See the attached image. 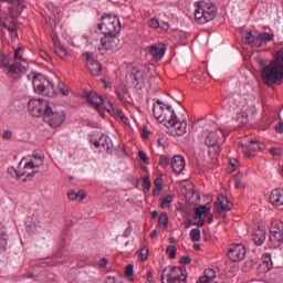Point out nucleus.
<instances>
[{
    "instance_id": "53",
    "label": "nucleus",
    "mask_w": 283,
    "mask_h": 283,
    "mask_svg": "<svg viewBox=\"0 0 283 283\" xmlns=\"http://www.w3.org/2000/svg\"><path fill=\"white\" fill-rule=\"evenodd\" d=\"M180 264H191V259L189 258V256H182L181 259H180Z\"/></svg>"
},
{
    "instance_id": "39",
    "label": "nucleus",
    "mask_w": 283,
    "mask_h": 283,
    "mask_svg": "<svg viewBox=\"0 0 283 283\" xmlns=\"http://www.w3.org/2000/svg\"><path fill=\"white\" fill-rule=\"evenodd\" d=\"M190 238L192 242H200V230L195 228L190 231Z\"/></svg>"
},
{
    "instance_id": "44",
    "label": "nucleus",
    "mask_w": 283,
    "mask_h": 283,
    "mask_svg": "<svg viewBox=\"0 0 283 283\" xmlns=\"http://www.w3.org/2000/svg\"><path fill=\"white\" fill-rule=\"evenodd\" d=\"M20 52H23V46H20L14 51L15 61H25L23 60V56L20 54Z\"/></svg>"
},
{
    "instance_id": "6",
    "label": "nucleus",
    "mask_w": 283,
    "mask_h": 283,
    "mask_svg": "<svg viewBox=\"0 0 283 283\" xmlns=\"http://www.w3.org/2000/svg\"><path fill=\"white\" fill-rule=\"evenodd\" d=\"M166 127H168L171 136H185L187 134V122L179 120L176 111H171V116L166 122Z\"/></svg>"
},
{
    "instance_id": "57",
    "label": "nucleus",
    "mask_w": 283,
    "mask_h": 283,
    "mask_svg": "<svg viewBox=\"0 0 283 283\" xmlns=\"http://www.w3.org/2000/svg\"><path fill=\"white\" fill-rule=\"evenodd\" d=\"M109 262V260L107 259H101L99 260V266H102V269H105V266H107V263Z\"/></svg>"
},
{
    "instance_id": "2",
    "label": "nucleus",
    "mask_w": 283,
    "mask_h": 283,
    "mask_svg": "<svg viewBox=\"0 0 283 283\" xmlns=\"http://www.w3.org/2000/svg\"><path fill=\"white\" fill-rule=\"evenodd\" d=\"M25 8H28L25 0H13L11 6L8 7L9 18H7L6 21H0L1 28H4V30L9 32L11 39H17L18 36L21 24H19V20L17 19L21 17Z\"/></svg>"
},
{
    "instance_id": "61",
    "label": "nucleus",
    "mask_w": 283,
    "mask_h": 283,
    "mask_svg": "<svg viewBox=\"0 0 283 283\" xmlns=\"http://www.w3.org/2000/svg\"><path fill=\"white\" fill-rule=\"evenodd\" d=\"M36 174H39V171H33V172L28 174L27 179H24V180H31L33 177L36 176Z\"/></svg>"
},
{
    "instance_id": "64",
    "label": "nucleus",
    "mask_w": 283,
    "mask_h": 283,
    "mask_svg": "<svg viewBox=\"0 0 283 283\" xmlns=\"http://www.w3.org/2000/svg\"><path fill=\"white\" fill-rule=\"evenodd\" d=\"M129 233H132V228H127V229L124 231V238H128Z\"/></svg>"
},
{
    "instance_id": "38",
    "label": "nucleus",
    "mask_w": 283,
    "mask_h": 283,
    "mask_svg": "<svg viewBox=\"0 0 283 283\" xmlns=\"http://www.w3.org/2000/svg\"><path fill=\"white\" fill-rule=\"evenodd\" d=\"M244 175H242L241 172H238L234 177V189H240L242 187V178Z\"/></svg>"
},
{
    "instance_id": "47",
    "label": "nucleus",
    "mask_w": 283,
    "mask_h": 283,
    "mask_svg": "<svg viewBox=\"0 0 283 283\" xmlns=\"http://www.w3.org/2000/svg\"><path fill=\"white\" fill-rule=\"evenodd\" d=\"M159 165H160V167H169V158H167L165 156H160Z\"/></svg>"
},
{
    "instance_id": "32",
    "label": "nucleus",
    "mask_w": 283,
    "mask_h": 283,
    "mask_svg": "<svg viewBox=\"0 0 283 283\" xmlns=\"http://www.w3.org/2000/svg\"><path fill=\"white\" fill-rule=\"evenodd\" d=\"M211 212V208H207L206 206H199L195 209V220H198V218H202V216H207Z\"/></svg>"
},
{
    "instance_id": "7",
    "label": "nucleus",
    "mask_w": 283,
    "mask_h": 283,
    "mask_svg": "<svg viewBox=\"0 0 283 283\" xmlns=\"http://www.w3.org/2000/svg\"><path fill=\"white\" fill-rule=\"evenodd\" d=\"M101 46H98V52L105 54V52H111L112 50H117L120 45V39L118 34H103L99 39Z\"/></svg>"
},
{
    "instance_id": "43",
    "label": "nucleus",
    "mask_w": 283,
    "mask_h": 283,
    "mask_svg": "<svg viewBox=\"0 0 283 283\" xmlns=\"http://www.w3.org/2000/svg\"><path fill=\"white\" fill-rule=\"evenodd\" d=\"M148 25L149 28H154L155 30L160 28V22L158 21V19L153 18L148 21Z\"/></svg>"
},
{
    "instance_id": "45",
    "label": "nucleus",
    "mask_w": 283,
    "mask_h": 283,
    "mask_svg": "<svg viewBox=\"0 0 283 283\" xmlns=\"http://www.w3.org/2000/svg\"><path fill=\"white\" fill-rule=\"evenodd\" d=\"M143 187L147 191H149V189H151V180H149V177H144Z\"/></svg>"
},
{
    "instance_id": "54",
    "label": "nucleus",
    "mask_w": 283,
    "mask_h": 283,
    "mask_svg": "<svg viewBox=\"0 0 283 283\" xmlns=\"http://www.w3.org/2000/svg\"><path fill=\"white\" fill-rule=\"evenodd\" d=\"M49 23L51 25H56V15L55 14L49 15Z\"/></svg>"
},
{
    "instance_id": "37",
    "label": "nucleus",
    "mask_w": 283,
    "mask_h": 283,
    "mask_svg": "<svg viewBox=\"0 0 283 283\" xmlns=\"http://www.w3.org/2000/svg\"><path fill=\"white\" fill-rule=\"evenodd\" d=\"M178 252V248L176 245H168L166 248V253L169 255L170 260H176V253Z\"/></svg>"
},
{
    "instance_id": "52",
    "label": "nucleus",
    "mask_w": 283,
    "mask_h": 283,
    "mask_svg": "<svg viewBox=\"0 0 283 283\" xmlns=\"http://www.w3.org/2000/svg\"><path fill=\"white\" fill-rule=\"evenodd\" d=\"M272 156H282V149L280 148H272L270 149Z\"/></svg>"
},
{
    "instance_id": "59",
    "label": "nucleus",
    "mask_w": 283,
    "mask_h": 283,
    "mask_svg": "<svg viewBox=\"0 0 283 283\" xmlns=\"http://www.w3.org/2000/svg\"><path fill=\"white\" fill-rule=\"evenodd\" d=\"M67 198H69L70 200H76V192L70 191V192L67 193Z\"/></svg>"
},
{
    "instance_id": "22",
    "label": "nucleus",
    "mask_w": 283,
    "mask_h": 283,
    "mask_svg": "<svg viewBox=\"0 0 283 283\" xmlns=\"http://www.w3.org/2000/svg\"><path fill=\"white\" fill-rule=\"evenodd\" d=\"M168 112L169 114H171V112H174L171 109V106H167L166 109L164 106H156L154 105L153 107V113H154V116L157 120H161L164 123V120H166L167 123V113Z\"/></svg>"
},
{
    "instance_id": "21",
    "label": "nucleus",
    "mask_w": 283,
    "mask_h": 283,
    "mask_svg": "<svg viewBox=\"0 0 283 283\" xmlns=\"http://www.w3.org/2000/svg\"><path fill=\"white\" fill-rule=\"evenodd\" d=\"M252 240L256 247H262L266 240V229L264 227H258L252 233Z\"/></svg>"
},
{
    "instance_id": "1",
    "label": "nucleus",
    "mask_w": 283,
    "mask_h": 283,
    "mask_svg": "<svg viewBox=\"0 0 283 283\" xmlns=\"http://www.w3.org/2000/svg\"><path fill=\"white\" fill-rule=\"evenodd\" d=\"M261 76L264 85L270 87L281 85L283 81V50H280L275 59L265 65L261 71Z\"/></svg>"
},
{
    "instance_id": "23",
    "label": "nucleus",
    "mask_w": 283,
    "mask_h": 283,
    "mask_svg": "<svg viewBox=\"0 0 283 283\" xmlns=\"http://www.w3.org/2000/svg\"><path fill=\"white\" fill-rule=\"evenodd\" d=\"M256 113L258 111L255 109V106H250L249 109L238 114L237 120L240 125H247V123H249V117L251 116V118H253Z\"/></svg>"
},
{
    "instance_id": "15",
    "label": "nucleus",
    "mask_w": 283,
    "mask_h": 283,
    "mask_svg": "<svg viewBox=\"0 0 283 283\" xmlns=\"http://www.w3.org/2000/svg\"><path fill=\"white\" fill-rule=\"evenodd\" d=\"M165 52H167V46L163 43H156L148 46V54H150L154 61H163Z\"/></svg>"
},
{
    "instance_id": "60",
    "label": "nucleus",
    "mask_w": 283,
    "mask_h": 283,
    "mask_svg": "<svg viewBox=\"0 0 283 283\" xmlns=\"http://www.w3.org/2000/svg\"><path fill=\"white\" fill-rule=\"evenodd\" d=\"M155 187H163V178L155 179Z\"/></svg>"
},
{
    "instance_id": "3",
    "label": "nucleus",
    "mask_w": 283,
    "mask_h": 283,
    "mask_svg": "<svg viewBox=\"0 0 283 283\" xmlns=\"http://www.w3.org/2000/svg\"><path fill=\"white\" fill-rule=\"evenodd\" d=\"M195 21L200 25H205V23L216 19V6L211 0H200L195 3Z\"/></svg>"
},
{
    "instance_id": "58",
    "label": "nucleus",
    "mask_w": 283,
    "mask_h": 283,
    "mask_svg": "<svg viewBox=\"0 0 283 283\" xmlns=\"http://www.w3.org/2000/svg\"><path fill=\"white\" fill-rule=\"evenodd\" d=\"M275 129H276L277 134H283V123H279L275 126Z\"/></svg>"
},
{
    "instance_id": "30",
    "label": "nucleus",
    "mask_w": 283,
    "mask_h": 283,
    "mask_svg": "<svg viewBox=\"0 0 283 283\" xmlns=\"http://www.w3.org/2000/svg\"><path fill=\"white\" fill-rule=\"evenodd\" d=\"M7 174L11 176V178H17L19 180V178H23V176H25L28 172L25 169L17 170L14 167H9L7 169Z\"/></svg>"
},
{
    "instance_id": "56",
    "label": "nucleus",
    "mask_w": 283,
    "mask_h": 283,
    "mask_svg": "<svg viewBox=\"0 0 283 283\" xmlns=\"http://www.w3.org/2000/svg\"><path fill=\"white\" fill-rule=\"evenodd\" d=\"M160 191H163V187L155 186L153 193L154 196H160Z\"/></svg>"
},
{
    "instance_id": "25",
    "label": "nucleus",
    "mask_w": 283,
    "mask_h": 283,
    "mask_svg": "<svg viewBox=\"0 0 283 283\" xmlns=\"http://www.w3.org/2000/svg\"><path fill=\"white\" fill-rule=\"evenodd\" d=\"M273 269V260H271V254H264L263 261L258 265V271L260 273H269Z\"/></svg>"
},
{
    "instance_id": "17",
    "label": "nucleus",
    "mask_w": 283,
    "mask_h": 283,
    "mask_svg": "<svg viewBox=\"0 0 283 283\" xmlns=\"http://www.w3.org/2000/svg\"><path fill=\"white\" fill-rule=\"evenodd\" d=\"M222 137H224V133L222 132V129L213 130L208 133V135L206 136L205 143L207 147H217L218 142Z\"/></svg>"
},
{
    "instance_id": "42",
    "label": "nucleus",
    "mask_w": 283,
    "mask_h": 283,
    "mask_svg": "<svg viewBox=\"0 0 283 283\" xmlns=\"http://www.w3.org/2000/svg\"><path fill=\"white\" fill-rule=\"evenodd\" d=\"M138 157L140 160H143V163H145V165H149V157H147V153H145V150H139Z\"/></svg>"
},
{
    "instance_id": "11",
    "label": "nucleus",
    "mask_w": 283,
    "mask_h": 283,
    "mask_svg": "<svg viewBox=\"0 0 283 283\" xmlns=\"http://www.w3.org/2000/svg\"><path fill=\"white\" fill-rule=\"evenodd\" d=\"M228 258L231 262H242L247 258V248L240 243L231 245L228 250Z\"/></svg>"
},
{
    "instance_id": "10",
    "label": "nucleus",
    "mask_w": 283,
    "mask_h": 283,
    "mask_svg": "<svg viewBox=\"0 0 283 283\" xmlns=\"http://www.w3.org/2000/svg\"><path fill=\"white\" fill-rule=\"evenodd\" d=\"M270 241L273 247H280L283 242V222L274 221L270 227Z\"/></svg>"
},
{
    "instance_id": "51",
    "label": "nucleus",
    "mask_w": 283,
    "mask_h": 283,
    "mask_svg": "<svg viewBox=\"0 0 283 283\" xmlns=\"http://www.w3.org/2000/svg\"><path fill=\"white\" fill-rule=\"evenodd\" d=\"M3 140H10L12 138V132L10 130H4L2 135Z\"/></svg>"
},
{
    "instance_id": "49",
    "label": "nucleus",
    "mask_w": 283,
    "mask_h": 283,
    "mask_svg": "<svg viewBox=\"0 0 283 283\" xmlns=\"http://www.w3.org/2000/svg\"><path fill=\"white\" fill-rule=\"evenodd\" d=\"M85 198H87V195L84 191L76 192V199L75 200H77V202H81V201L85 200Z\"/></svg>"
},
{
    "instance_id": "28",
    "label": "nucleus",
    "mask_w": 283,
    "mask_h": 283,
    "mask_svg": "<svg viewBox=\"0 0 283 283\" xmlns=\"http://www.w3.org/2000/svg\"><path fill=\"white\" fill-rule=\"evenodd\" d=\"M105 109H106V112H108V114H112L113 116H116L117 118L125 116V114L123 113V109L116 108L114 106V104H112L109 102H108V105H105Z\"/></svg>"
},
{
    "instance_id": "13",
    "label": "nucleus",
    "mask_w": 283,
    "mask_h": 283,
    "mask_svg": "<svg viewBox=\"0 0 283 283\" xmlns=\"http://www.w3.org/2000/svg\"><path fill=\"white\" fill-rule=\"evenodd\" d=\"M84 59L87 60L86 67L92 76H101L103 67L101 63L94 60V54L91 52L83 53Z\"/></svg>"
},
{
    "instance_id": "26",
    "label": "nucleus",
    "mask_w": 283,
    "mask_h": 283,
    "mask_svg": "<svg viewBox=\"0 0 283 283\" xmlns=\"http://www.w3.org/2000/svg\"><path fill=\"white\" fill-rule=\"evenodd\" d=\"M9 74H11L12 78H18L19 74H25V66L21 63L15 62L8 67Z\"/></svg>"
},
{
    "instance_id": "4",
    "label": "nucleus",
    "mask_w": 283,
    "mask_h": 283,
    "mask_svg": "<svg viewBox=\"0 0 283 283\" xmlns=\"http://www.w3.org/2000/svg\"><path fill=\"white\" fill-rule=\"evenodd\" d=\"M120 20L112 14L103 15L102 23L97 24V30L102 34H120Z\"/></svg>"
},
{
    "instance_id": "18",
    "label": "nucleus",
    "mask_w": 283,
    "mask_h": 283,
    "mask_svg": "<svg viewBox=\"0 0 283 283\" xmlns=\"http://www.w3.org/2000/svg\"><path fill=\"white\" fill-rule=\"evenodd\" d=\"M233 203L224 196L218 198V202H214V209L219 216H222L224 211H231Z\"/></svg>"
},
{
    "instance_id": "12",
    "label": "nucleus",
    "mask_w": 283,
    "mask_h": 283,
    "mask_svg": "<svg viewBox=\"0 0 283 283\" xmlns=\"http://www.w3.org/2000/svg\"><path fill=\"white\" fill-rule=\"evenodd\" d=\"M127 81H132L133 87H138L145 81V73L137 66H129L126 74Z\"/></svg>"
},
{
    "instance_id": "36",
    "label": "nucleus",
    "mask_w": 283,
    "mask_h": 283,
    "mask_svg": "<svg viewBox=\"0 0 283 283\" xmlns=\"http://www.w3.org/2000/svg\"><path fill=\"white\" fill-rule=\"evenodd\" d=\"M10 65V57L3 51H0V67H8Z\"/></svg>"
},
{
    "instance_id": "34",
    "label": "nucleus",
    "mask_w": 283,
    "mask_h": 283,
    "mask_svg": "<svg viewBox=\"0 0 283 283\" xmlns=\"http://www.w3.org/2000/svg\"><path fill=\"white\" fill-rule=\"evenodd\" d=\"M158 224L160 229H167L169 224V217L167 216L166 212L160 213Z\"/></svg>"
},
{
    "instance_id": "14",
    "label": "nucleus",
    "mask_w": 283,
    "mask_h": 283,
    "mask_svg": "<svg viewBox=\"0 0 283 283\" xmlns=\"http://www.w3.org/2000/svg\"><path fill=\"white\" fill-rule=\"evenodd\" d=\"M49 85H45V82L39 80V77H33V87L35 94H42L44 96L51 94H55L56 91H54V84H51L50 82H46Z\"/></svg>"
},
{
    "instance_id": "46",
    "label": "nucleus",
    "mask_w": 283,
    "mask_h": 283,
    "mask_svg": "<svg viewBox=\"0 0 283 283\" xmlns=\"http://www.w3.org/2000/svg\"><path fill=\"white\" fill-rule=\"evenodd\" d=\"M55 52H62L63 54H60V59H65V56H67V49L64 48L63 45L59 44L57 50H55Z\"/></svg>"
},
{
    "instance_id": "20",
    "label": "nucleus",
    "mask_w": 283,
    "mask_h": 283,
    "mask_svg": "<svg viewBox=\"0 0 283 283\" xmlns=\"http://www.w3.org/2000/svg\"><path fill=\"white\" fill-rule=\"evenodd\" d=\"M185 157L176 155L171 159V169L175 174L180 175L185 171Z\"/></svg>"
},
{
    "instance_id": "33",
    "label": "nucleus",
    "mask_w": 283,
    "mask_h": 283,
    "mask_svg": "<svg viewBox=\"0 0 283 283\" xmlns=\"http://www.w3.org/2000/svg\"><path fill=\"white\" fill-rule=\"evenodd\" d=\"M8 251V233L4 231L0 232V253Z\"/></svg>"
},
{
    "instance_id": "62",
    "label": "nucleus",
    "mask_w": 283,
    "mask_h": 283,
    "mask_svg": "<svg viewBox=\"0 0 283 283\" xmlns=\"http://www.w3.org/2000/svg\"><path fill=\"white\" fill-rule=\"evenodd\" d=\"M105 283H116V277L108 276V277H106Z\"/></svg>"
},
{
    "instance_id": "48",
    "label": "nucleus",
    "mask_w": 283,
    "mask_h": 283,
    "mask_svg": "<svg viewBox=\"0 0 283 283\" xmlns=\"http://www.w3.org/2000/svg\"><path fill=\"white\" fill-rule=\"evenodd\" d=\"M125 274H126L128 277H132V275H134V264H128V265L126 266Z\"/></svg>"
},
{
    "instance_id": "40",
    "label": "nucleus",
    "mask_w": 283,
    "mask_h": 283,
    "mask_svg": "<svg viewBox=\"0 0 283 283\" xmlns=\"http://www.w3.org/2000/svg\"><path fill=\"white\" fill-rule=\"evenodd\" d=\"M25 226H27V231L29 233H36V223H33L32 222V219H29L27 222H25Z\"/></svg>"
},
{
    "instance_id": "55",
    "label": "nucleus",
    "mask_w": 283,
    "mask_h": 283,
    "mask_svg": "<svg viewBox=\"0 0 283 283\" xmlns=\"http://www.w3.org/2000/svg\"><path fill=\"white\" fill-rule=\"evenodd\" d=\"M103 140H105V138H99V140H95V142L93 143L94 147H95L96 149H98V147H101V145H105V144L103 143Z\"/></svg>"
},
{
    "instance_id": "16",
    "label": "nucleus",
    "mask_w": 283,
    "mask_h": 283,
    "mask_svg": "<svg viewBox=\"0 0 283 283\" xmlns=\"http://www.w3.org/2000/svg\"><path fill=\"white\" fill-rule=\"evenodd\" d=\"M45 160V154L43 151H34L33 159L28 161L23 169H39V167H43V163Z\"/></svg>"
},
{
    "instance_id": "31",
    "label": "nucleus",
    "mask_w": 283,
    "mask_h": 283,
    "mask_svg": "<svg viewBox=\"0 0 283 283\" xmlns=\"http://www.w3.org/2000/svg\"><path fill=\"white\" fill-rule=\"evenodd\" d=\"M116 94L120 103H125V96L129 94V91L127 90V86L120 84L119 86H117Z\"/></svg>"
},
{
    "instance_id": "9",
    "label": "nucleus",
    "mask_w": 283,
    "mask_h": 283,
    "mask_svg": "<svg viewBox=\"0 0 283 283\" xmlns=\"http://www.w3.org/2000/svg\"><path fill=\"white\" fill-rule=\"evenodd\" d=\"M44 123H48V125H50V127H61V125H63V123H65V112L60 111L56 112L54 109H52L51 106H49V108H46L45 111V115H44Z\"/></svg>"
},
{
    "instance_id": "24",
    "label": "nucleus",
    "mask_w": 283,
    "mask_h": 283,
    "mask_svg": "<svg viewBox=\"0 0 283 283\" xmlns=\"http://www.w3.org/2000/svg\"><path fill=\"white\" fill-rule=\"evenodd\" d=\"M86 101L87 103H90V105L95 107L97 111L101 109V105L105 103V99H103V97L98 96V94L96 93H87Z\"/></svg>"
},
{
    "instance_id": "27",
    "label": "nucleus",
    "mask_w": 283,
    "mask_h": 283,
    "mask_svg": "<svg viewBox=\"0 0 283 283\" xmlns=\"http://www.w3.org/2000/svg\"><path fill=\"white\" fill-rule=\"evenodd\" d=\"M248 149L249 151H264V149H266V145L258 140H250Z\"/></svg>"
},
{
    "instance_id": "8",
    "label": "nucleus",
    "mask_w": 283,
    "mask_h": 283,
    "mask_svg": "<svg viewBox=\"0 0 283 283\" xmlns=\"http://www.w3.org/2000/svg\"><path fill=\"white\" fill-rule=\"evenodd\" d=\"M29 112L32 114V116H35V118H39L43 116L45 118V112L50 109V102L45 99H31L28 102Z\"/></svg>"
},
{
    "instance_id": "5",
    "label": "nucleus",
    "mask_w": 283,
    "mask_h": 283,
    "mask_svg": "<svg viewBox=\"0 0 283 283\" xmlns=\"http://www.w3.org/2000/svg\"><path fill=\"white\" fill-rule=\"evenodd\" d=\"M275 39V34L263 32V33H255L253 31H248L244 36V43L251 45L252 48H262V43H269Z\"/></svg>"
},
{
    "instance_id": "35",
    "label": "nucleus",
    "mask_w": 283,
    "mask_h": 283,
    "mask_svg": "<svg viewBox=\"0 0 283 283\" xmlns=\"http://www.w3.org/2000/svg\"><path fill=\"white\" fill-rule=\"evenodd\" d=\"M174 202V197L171 195H167L161 200V209H169V206Z\"/></svg>"
},
{
    "instance_id": "50",
    "label": "nucleus",
    "mask_w": 283,
    "mask_h": 283,
    "mask_svg": "<svg viewBox=\"0 0 283 283\" xmlns=\"http://www.w3.org/2000/svg\"><path fill=\"white\" fill-rule=\"evenodd\" d=\"M99 138H104L103 144L101 147H106V149H109V137L102 135Z\"/></svg>"
},
{
    "instance_id": "29",
    "label": "nucleus",
    "mask_w": 283,
    "mask_h": 283,
    "mask_svg": "<svg viewBox=\"0 0 283 283\" xmlns=\"http://www.w3.org/2000/svg\"><path fill=\"white\" fill-rule=\"evenodd\" d=\"M216 280V271L213 269H207L203 272V275L199 277L201 282H213Z\"/></svg>"
},
{
    "instance_id": "41",
    "label": "nucleus",
    "mask_w": 283,
    "mask_h": 283,
    "mask_svg": "<svg viewBox=\"0 0 283 283\" xmlns=\"http://www.w3.org/2000/svg\"><path fill=\"white\" fill-rule=\"evenodd\" d=\"M139 258L142 262H145L149 258V249L148 248L142 249Z\"/></svg>"
},
{
    "instance_id": "63",
    "label": "nucleus",
    "mask_w": 283,
    "mask_h": 283,
    "mask_svg": "<svg viewBox=\"0 0 283 283\" xmlns=\"http://www.w3.org/2000/svg\"><path fill=\"white\" fill-rule=\"evenodd\" d=\"M52 41H53L54 45H59V35H53Z\"/></svg>"
},
{
    "instance_id": "19",
    "label": "nucleus",
    "mask_w": 283,
    "mask_h": 283,
    "mask_svg": "<svg viewBox=\"0 0 283 283\" xmlns=\"http://www.w3.org/2000/svg\"><path fill=\"white\" fill-rule=\"evenodd\" d=\"M270 202L273 207H283V188H275L271 191Z\"/></svg>"
}]
</instances>
